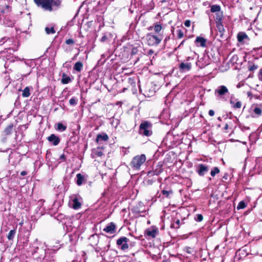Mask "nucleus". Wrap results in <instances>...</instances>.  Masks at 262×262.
<instances>
[{
	"label": "nucleus",
	"instance_id": "nucleus-31",
	"mask_svg": "<svg viewBox=\"0 0 262 262\" xmlns=\"http://www.w3.org/2000/svg\"><path fill=\"white\" fill-rule=\"evenodd\" d=\"M139 49H141V47L140 46H136L132 48V55L137 54L139 51Z\"/></svg>",
	"mask_w": 262,
	"mask_h": 262
},
{
	"label": "nucleus",
	"instance_id": "nucleus-28",
	"mask_svg": "<svg viewBox=\"0 0 262 262\" xmlns=\"http://www.w3.org/2000/svg\"><path fill=\"white\" fill-rule=\"evenodd\" d=\"M67 128V126L63 125L61 123H58L57 124V129L60 131V132H63Z\"/></svg>",
	"mask_w": 262,
	"mask_h": 262
},
{
	"label": "nucleus",
	"instance_id": "nucleus-40",
	"mask_svg": "<svg viewBox=\"0 0 262 262\" xmlns=\"http://www.w3.org/2000/svg\"><path fill=\"white\" fill-rule=\"evenodd\" d=\"M190 24H191V22L189 20H187L184 22V25L187 27H190Z\"/></svg>",
	"mask_w": 262,
	"mask_h": 262
},
{
	"label": "nucleus",
	"instance_id": "nucleus-18",
	"mask_svg": "<svg viewBox=\"0 0 262 262\" xmlns=\"http://www.w3.org/2000/svg\"><path fill=\"white\" fill-rule=\"evenodd\" d=\"M71 81V78L65 73L62 74L61 82L63 84H68Z\"/></svg>",
	"mask_w": 262,
	"mask_h": 262
},
{
	"label": "nucleus",
	"instance_id": "nucleus-54",
	"mask_svg": "<svg viewBox=\"0 0 262 262\" xmlns=\"http://www.w3.org/2000/svg\"><path fill=\"white\" fill-rule=\"evenodd\" d=\"M217 119L221 121V118L220 117H219Z\"/></svg>",
	"mask_w": 262,
	"mask_h": 262
},
{
	"label": "nucleus",
	"instance_id": "nucleus-12",
	"mask_svg": "<svg viewBox=\"0 0 262 262\" xmlns=\"http://www.w3.org/2000/svg\"><path fill=\"white\" fill-rule=\"evenodd\" d=\"M158 232L157 228L148 229L146 230V234L148 237L155 238Z\"/></svg>",
	"mask_w": 262,
	"mask_h": 262
},
{
	"label": "nucleus",
	"instance_id": "nucleus-38",
	"mask_svg": "<svg viewBox=\"0 0 262 262\" xmlns=\"http://www.w3.org/2000/svg\"><path fill=\"white\" fill-rule=\"evenodd\" d=\"M66 43L67 45H73L74 43V41L73 39L69 38L66 40Z\"/></svg>",
	"mask_w": 262,
	"mask_h": 262
},
{
	"label": "nucleus",
	"instance_id": "nucleus-48",
	"mask_svg": "<svg viewBox=\"0 0 262 262\" xmlns=\"http://www.w3.org/2000/svg\"><path fill=\"white\" fill-rule=\"evenodd\" d=\"M259 75L261 76V79H262V68L259 71Z\"/></svg>",
	"mask_w": 262,
	"mask_h": 262
},
{
	"label": "nucleus",
	"instance_id": "nucleus-47",
	"mask_svg": "<svg viewBox=\"0 0 262 262\" xmlns=\"http://www.w3.org/2000/svg\"><path fill=\"white\" fill-rule=\"evenodd\" d=\"M154 53V51L152 50H150L148 52V54L149 55H152V54Z\"/></svg>",
	"mask_w": 262,
	"mask_h": 262
},
{
	"label": "nucleus",
	"instance_id": "nucleus-9",
	"mask_svg": "<svg viewBox=\"0 0 262 262\" xmlns=\"http://www.w3.org/2000/svg\"><path fill=\"white\" fill-rule=\"evenodd\" d=\"M116 225L113 222H111L103 229V231L110 234H113L116 232Z\"/></svg>",
	"mask_w": 262,
	"mask_h": 262
},
{
	"label": "nucleus",
	"instance_id": "nucleus-33",
	"mask_svg": "<svg viewBox=\"0 0 262 262\" xmlns=\"http://www.w3.org/2000/svg\"><path fill=\"white\" fill-rule=\"evenodd\" d=\"M246 204L244 202V201H241L238 206H237V209L238 210L239 209H244L246 207Z\"/></svg>",
	"mask_w": 262,
	"mask_h": 262
},
{
	"label": "nucleus",
	"instance_id": "nucleus-21",
	"mask_svg": "<svg viewBox=\"0 0 262 262\" xmlns=\"http://www.w3.org/2000/svg\"><path fill=\"white\" fill-rule=\"evenodd\" d=\"M83 67V64L81 61H78L75 63L74 66V70L77 71V72H80L82 70V68Z\"/></svg>",
	"mask_w": 262,
	"mask_h": 262
},
{
	"label": "nucleus",
	"instance_id": "nucleus-45",
	"mask_svg": "<svg viewBox=\"0 0 262 262\" xmlns=\"http://www.w3.org/2000/svg\"><path fill=\"white\" fill-rule=\"evenodd\" d=\"M60 159L64 160L66 159L65 155L64 154L61 155L60 157Z\"/></svg>",
	"mask_w": 262,
	"mask_h": 262
},
{
	"label": "nucleus",
	"instance_id": "nucleus-32",
	"mask_svg": "<svg viewBox=\"0 0 262 262\" xmlns=\"http://www.w3.org/2000/svg\"><path fill=\"white\" fill-rule=\"evenodd\" d=\"M77 99H76L75 97H73L70 99L69 103L71 105H75L77 103Z\"/></svg>",
	"mask_w": 262,
	"mask_h": 262
},
{
	"label": "nucleus",
	"instance_id": "nucleus-30",
	"mask_svg": "<svg viewBox=\"0 0 262 262\" xmlns=\"http://www.w3.org/2000/svg\"><path fill=\"white\" fill-rule=\"evenodd\" d=\"M45 31L47 34H54L55 33V31L53 27H51V28L46 27L45 28Z\"/></svg>",
	"mask_w": 262,
	"mask_h": 262
},
{
	"label": "nucleus",
	"instance_id": "nucleus-11",
	"mask_svg": "<svg viewBox=\"0 0 262 262\" xmlns=\"http://www.w3.org/2000/svg\"><path fill=\"white\" fill-rule=\"evenodd\" d=\"M198 166L199 169L197 170V172L200 176H203L209 170L208 166L203 164H199Z\"/></svg>",
	"mask_w": 262,
	"mask_h": 262
},
{
	"label": "nucleus",
	"instance_id": "nucleus-19",
	"mask_svg": "<svg viewBox=\"0 0 262 262\" xmlns=\"http://www.w3.org/2000/svg\"><path fill=\"white\" fill-rule=\"evenodd\" d=\"M223 18V12L220 11L215 13V23H221Z\"/></svg>",
	"mask_w": 262,
	"mask_h": 262
},
{
	"label": "nucleus",
	"instance_id": "nucleus-22",
	"mask_svg": "<svg viewBox=\"0 0 262 262\" xmlns=\"http://www.w3.org/2000/svg\"><path fill=\"white\" fill-rule=\"evenodd\" d=\"M210 11L212 13H218V12L221 11V7L217 5H212Z\"/></svg>",
	"mask_w": 262,
	"mask_h": 262
},
{
	"label": "nucleus",
	"instance_id": "nucleus-13",
	"mask_svg": "<svg viewBox=\"0 0 262 262\" xmlns=\"http://www.w3.org/2000/svg\"><path fill=\"white\" fill-rule=\"evenodd\" d=\"M191 68V64L190 63L182 62L179 66V69L181 71H188Z\"/></svg>",
	"mask_w": 262,
	"mask_h": 262
},
{
	"label": "nucleus",
	"instance_id": "nucleus-1",
	"mask_svg": "<svg viewBox=\"0 0 262 262\" xmlns=\"http://www.w3.org/2000/svg\"><path fill=\"white\" fill-rule=\"evenodd\" d=\"M35 4L45 11L51 12L61 6L62 0H34Z\"/></svg>",
	"mask_w": 262,
	"mask_h": 262
},
{
	"label": "nucleus",
	"instance_id": "nucleus-5",
	"mask_svg": "<svg viewBox=\"0 0 262 262\" xmlns=\"http://www.w3.org/2000/svg\"><path fill=\"white\" fill-rule=\"evenodd\" d=\"M82 198L77 195H73L71 196V201L72 202V207L74 209H78L81 207V201Z\"/></svg>",
	"mask_w": 262,
	"mask_h": 262
},
{
	"label": "nucleus",
	"instance_id": "nucleus-57",
	"mask_svg": "<svg viewBox=\"0 0 262 262\" xmlns=\"http://www.w3.org/2000/svg\"><path fill=\"white\" fill-rule=\"evenodd\" d=\"M184 41H183L181 42V44H183V42H184Z\"/></svg>",
	"mask_w": 262,
	"mask_h": 262
},
{
	"label": "nucleus",
	"instance_id": "nucleus-7",
	"mask_svg": "<svg viewBox=\"0 0 262 262\" xmlns=\"http://www.w3.org/2000/svg\"><path fill=\"white\" fill-rule=\"evenodd\" d=\"M228 92L227 88L225 85H221L215 90V94L218 97H222Z\"/></svg>",
	"mask_w": 262,
	"mask_h": 262
},
{
	"label": "nucleus",
	"instance_id": "nucleus-20",
	"mask_svg": "<svg viewBox=\"0 0 262 262\" xmlns=\"http://www.w3.org/2000/svg\"><path fill=\"white\" fill-rule=\"evenodd\" d=\"M237 37L239 42H242L245 39L248 38V36L245 33L240 32L237 34Z\"/></svg>",
	"mask_w": 262,
	"mask_h": 262
},
{
	"label": "nucleus",
	"instance_id": "nucleus-49",
	"mask_svg": "<svg viewBox=\"0 0 262 262\" xmlns=\"http://www.w3.org/2000/svg\"><path fill=\"white\" fill-rule=\"evenodd\" d=\"M38 249H39L38 247H36L35 250H34V253H35L37 252V250H38Z\"/></svg>",
	"mask_w": 262,
	"mask_h": 262
},
{
	"label": "nucleus",
	"instance_id": "nucleus-4",
	"mask_svg": "<svg viewBox=\"0 0 262 262\" xmlns=\"http://www.w3.org/2000/svg\"><path fill=\"white\" fill-rule=\"evenodd\" d=\"M151 124L149 122L145 121L140 124L139 132L140 134L145 136H149L152 134L151 129Z\"/></svg>",
	"mask_w": 262,
	"mask_h": 262
},
{
	"label": "nucleus",
	"instance_id": "nucleus-6",
	"mask_svg": "<svg viewBox=\"0 0 262 262\" xmlns=\"http://www.w3.org/2000/svg\"><path fill=\"white\" fill-rule=\"evenodd\" d=\"M128 239L125 237H122L119 238L117 241V244L121 246V249L123 250H126L128 248V245L127 244Z\"/></svg>",
	"mask_w": 262,
	"mask_h": 262
},
{
	"label": "nucleus",
	"instance_id": "nucleus-8",
	"mask_svg": "<svg viewBox=\"0 0 262 262\" xmlns=\"http://www.w3.org/2000/svg\"><path fill=\"white\" fill-rule=\"evenodd\" d=\"M15 21L12 16L7 15L3 19V25L6 27H13L15 24Z\"/></svg>",
	"mask_w": 262,
	"mask_h": 262
},
{
	"label": "nucleus",
	"instance_id": "nucleus-58",
	"mask_svg": "<svg viewBox=\"0 0 262 262\" xmlns=\"http://www.w3.org/2000/svg\"><path fill=\"white\" fill-rule=\"evenodd\" d=\"M128 262H131L130 261H129Z\"/></svg>",
	"mask_w": 262,
	"mask_h": 262
},
{
	"label": "nucleus",
	"instance_id": "nucleus-15",
	"mask_svg": "<svg viewBox=\"0 0 262 262\" xmlns=\"http://www.w3.org/2000/svg\"><path fill=\"white\" fill-rule=\"evenodd\" d=\"M215 24H216V27L217 29V30L219 32V33H220V36L221 37H222L224 35V33L225 31V30L224 29V27L222 24V22L217 23H215Z\"/></svg>",
	"mask_w": 262,
	"mask_h": 262
},
{
	"label": "nucleus",
	"instance_id": "nucleus-39",
	"mask_svg": "<svg viewBox=\"0 0 262 262\" xmlns=\"http://www.w3.org/2000/svg\"><path fill=\"white\" fill-rule=\"evenodd\" d=\"M203 215L201 214H199L197 215V216H196V218L195 220L198 222H201L203 220Z\"/></svg>",
	"mask_w": 262,
	"mask_h": 262
},
{
	"label": "nucleus",
	"instance_id": "nucleus-24",
	"mask_svg": "<svg viewBox=\"0 0 262 262\" xmlns=\"http://www.w3.org/2000/svg\"><path fill=\"white\" fill-rule=\"evenodd\" d=\"M150 29H153L155 33H159L162 30V27L160 25H156L153 27H150Z\"/></svg>",
	"mask_w": 262,
	"mask_h": 262
},
{
	"label": "nucleus",
	"instance_id": "nucleus-3",
	"mask_svg": "<svg viewBox=\"0 0 262 262\" xmlns=\"http://www.w3.org/2000/svg\"><path fill=\"white\" fill-rule=\"evenodd\" d=\"M146 159V156L144 154L135 157L132 160V168L139 170L140 166L145 162Z\"/></svg>",
	"mask_w": 262,
	"mask_h": 262
},
{
	"label": "nucleus",
	"instance_id": "nucleus-52",
	"mask_svg": "<svg viewBox=\"0 0 262 262\" xmlns=\"http://www.w3.org/2000/svg\"><path fill=\"white\" fill-rule=\"evenodd\" d=\"M5 11L4 10H3L1 11L2 13H5Z\"/></svg>",
	"mask_w": 262,
	"mask_h": 262
},
{
	"label": "nucleus",
	"instance_id": "nucleus-16",
	"mask_svg": "<svg viewBox=\"0 0 262 262\" xmlns=\"http://www.w3.org/2000/svg\"><path fill=\"white\" fill-rule=\"evenodd\" d=\"M206 39L203 37H197L195 39L196 43H200L201 47H205L206 46Z\"/></svg>",
	"mask_w": 262,
	"mask_h": 262
},
{
	"label": "nucleus",
	"instance_id": "nucleus-37",
	"mask_svg": "<svg viewBox=\"0 0 262 262\" xmlns=\"http://www.w3.org/2000/svg\"><path fill=\"white\" fill-rule=\"evenodd\" d=\"M177 32H178V37L179 38H182L184 36V33H183V31L179 29L177 31Z\"/></svg>",
	"mask_w": 262,
	"mask_h": 262
},
{
	"label": "nucleus",
	"instance_id": "nucleus-50",
	"mask_svg": "<svg viewBox=\"0 0 262 262\" xmlns=\"http://www.w3.org/2000/svg\"><path fill=\"white\" fill-rule=\"evenodd\" d=\"M224 128H225V129H228V125L227 124H226L225 125V127H224Z\"/></svg>",
	"mask_w": 262,
	"mask_h": 262
},
{
	"label": "nucleus",
	"instance_id": "nucleus-23",
	"mask_svg": "<svg viewBox=\"0 0 262 262\" xmlns=\"http://www.w3.org/2000/svg\"><path fill=\"white\" fill-rule=\"evenodd\" d=\"M230 102L234 108H239L242 106V103L241 101H237L235 103L233 100H231Z\"/></svg>",
	"mask_w": 262,
	"mask_h": 262
},
{
	"label": "nucleus",
	"instance_id": "nucleus-17",
	"mask_svg": "<svg viewBox=\"0 0 262 262\" xmlns=\"http://www.w3.org/2000/svg\"><path fill=\"white\" fill-rule=\"evenodd\" d=\"M76 178H77L76 184L78 186L81 185L84 181V178L83 176H82L81 173H78L76 175Z\"/></svg>",
	"mask_w": 262,
	"mask_h": 262
},
{
	"label": "nucleus",
	"instance_id": "nucleus-26",
	"mask_svg": "<svg viewBox=\"0 0 262 262\" xmlns=\"http://www.w3.org/2000/svg\"><path fill=\"white\" fill-rule=\"evenodd\" d=\"M13 127V124H11L8 125L5 129V133L6 135H8L11 134L12 128Z\"/></svg>",
	"mask_w": 262,
	"mask_h": 262
},
{
	"label": "nucleus",
	"instance_id": "nucleus-44",
	"mask_svg": "<svg viewBox=\"0 0 262 262\" xmlns=\"http://www.w3.org/2000/svg\"><path fill=\"white\" fill-rule=\"evenodd\" d=\"M27 174V171H23L20 172V175L22 176H24Z\"/></svg>",
	"mask_w": 262,
	"mask_h": 262
},
{
	"label": "nucleus",
	"instance_id": "nucleus-41",
	"mask_svg": "<svg viewBox=\"0 0 262 262\" xmlns=\"http://www.w3.org/2000/svg\"><path fill=\"white\" fill-rule=\"evenodd\" d=\"M107 39V37L106 35H103L101 38V41L102 42H104Z\"/></svg>",
	"mask_w": 262,
	"mask_h": 262
},
{
	"label": "nucleus",
	"instance_id": "nucleus-43",
	"mask_svg": "<svg viewBox=\"0 0 262 262\" xmlns=\"http://www.w3.org/2000/svg\"><path fill=\"white\" fill-rule=\"evenodd\" d=\"M247 94L248 96L250 97V99H251L252 97V93L251 92H248L247 93Z\"/></svg>",
	"mask_w": 262,
	"mask_h": 262
},
{
	"label": "nucleus",
	"instance_id": "nucleus-55",
	"mask_svg": "<svg viewBox=\"0 0 262 262\" xmlns=\"http://www.w3.org/2000/svg\"><path fill=\"white\" fill-rule=\"evenodd\" d=\"M187 252H188V253H190V250H189L188 249L187 250Z\"/></svg>",
	"mask_w": 262,
	"mask_h": 262
},
{
	"label": "nucleus",
	"instance_id": "nucleus-29",
	"mask_svg": "<svg viewBox=\"0 0 262 262\" xmlns=\"http://www.w3.org/2000/svg\"><path fill=\"white\" fill-rule=\"evenodd\" d=\"M220 172V169L217 167H214L210 172V174L212 177H214L215 175Z\"/></svg>",
	"mask_w": 262,
	"mask_h": 262
},
{
	"label": "nucleus",
	"instance_id": "nucleus-36",
	"mask_svg": "<svg viewBox=\"0 0 262 262\" xmlns=\"http://www.w3.org/2000/svg\"><path fill=\"white\" fill-rule=\"evenodd\" d=\"M180 223H181V222H180V220L178 219L176 221V222H175V224L171 225V227H173L174 228L178 229L180 227Z\"/></svg>",
	"mask_w": 262,
	"mask_h": 262
},
{
	"label": "nucleus",
	"instance_id": "nucleus-10",
	"mask_svg": "<svg viewBox=\"0 0 262 262\" xmlns=\"http://www.w3.org/2000/svg\"><path fill=\"white\" fill-rule=\"evenodd\" d=\"M47 139L54 146L57 145L60 141V138L55 134H51L47 138Z\"/></svg>",
	"mask_w": 262,
	"mask_h": 262
},
{
	"label": "nucleus",
	"instance_id": "nucleus-42",
	"mask_svg": "<svg viewBox=\"0 0 262 262\" xmlns=\"http://www.w3.org/2000/svg\"><path fill=\"white\" fill-rule=\"evenodd\" d=\"M209 115L210 116H214V112L213 110H210L209 111Z\"/></svg>",
	"mask_w": 262,
	"mask_h": 262
},
{
	"label": "nucleus",
	"instance_id": "nucleus-56",
	"mask_svg": "<svg viewBox=\"0 0 262 262\" xmlns=\"http://www.w3.org/2000/svg\"><path fill=\"white\" fill-rule=\"evenodd\" d=\"M167 40H168V38H166V39H165V41H166Z\"/></svg>",
	"mask_w": 262,
	"mask_h": 262
},
{
	"label": "nucleus",
	"instance_id": "nucleus-2",
	"mask_svg": "<svg viewBox=\"0 0 262 262\" xmlns=\"http://www.w3.org/2000/svg\"><path fill=\"white\" fill-rule=\"evenodd\" d=\"M147 41L148 45L151 46H157L161 41L163 39V35L159 34L158 35L152 34V33L148 34L147 35Z\"/></svg>",
	"mask_w": 262,
	"mask_h": 262
},
{
	"label": "nucleus",
	"instance_id": "nucleus-25",
	"mask_svg": "<svg viewBox=\"0 0 262 262\" xmlns=\"http://www.w3.org/2000/svg\"><path fill=\"white\" fill-rule=\"evenodd\" d=\"M30 95V89L27 86L23 91L22 96L23 97H28Z\"/></svg>",
	"mask_w": 262,
	"mask_h": 262
},
{
	"label": "nucleus",
	"instance_id": "nucleus-46",
	"mask_svg": "<svg viewBox=\"0 0 262 262\" xmlns=\"http://www.w3.org/2000/svg\"><path fill=\"white\" fill-rule=\"evenodd\" d=\"M97 156L99 157H101L102 155V152L101 151H99L97 154Z\"/></svg>",
	"mask_w": 262,
	"mask_h": 262
},
{
	"label": "nucleus",
	"instance_id": "nucleus-35",
	"mask_svg": "<svg viewBox=\"0 0 262 262\" xmlns=\"http://www.w3.org/2000/svg\"><path fill=\"white\" fill-rule=\"evenodd\" d=\"M253 111L255 113V114L258 116L260 115L262 112L261 109L259 107H255Z\"/></svg>",
	"mask_w": 262,
	"mask_h": 262
},
{
	"label": "nucleus",
	"instance_id": "nucleus-53",
	"mask_svg": "<svg viewBox=\"0 0 262 262\" xmlns=\"http://www.w3.org/2000/svg\"><path fill=\"white\" fill-rule=\"evenodd\" d=\"M254 69H256V67L254 68ZM253 69H254V67L251 68L250 69V70H253Z\"/></svg>",
	"mask_w": 262,
	"mask_h": 262
},
{
	"label": "nucleus",
	"instance_id": "nucleus-14",
	"mask_svg": "<svg viewBox=\"0 0 262 262\" xmlns=\"http://www.w3.org/2000/svg\"><path fill=\"white\" fill-rule=\"evenodd\" d=\"M108 137L106 134H98L97 136L96 141L97 143H99L101 141H106L108 140Z\"/></svg>",
	"mask_w": 262,
	"mask_h": 262
},
{
	"label": "nucleus",
	"instance_id": "nucleus-27",
	"mask_svg": "<svg viewBox=\"0 0 262 262\" xmlns=\"http://www.w3.org/2000/svg\"><path fill=\"white\" fill-rule=\"evenodd\" d=\"M15 233H16L15 230L14 229V230H10L7 235L8 239L9 240H13Z\"/></svg>",
	"mask_w": 262,
	"mask_h": 262
},
{
	"label": "nucleus",
	"instance_id": "nucleus-51",
	"mask_svg": "<svg viewBox=\"0 0 262 262\" xmlns=\"http://www.w3.org/2000/svg\"><path fill=\"white\" fill-rule=\"evenodd\" d=\"M6 9H7V10L9 11V6L8 5L6 6Z\"/></svg>",
	"mask_w": 262,
	"mask_h": 262
},
{
	"label": "nucleus",
	"instance_id": "nucleus-34",
	"mask_svg": "<svg viewBox=\"0 0 262 262\" xmlns=\"http://www.w3.org/2000/svg\"><path fill=\"white\" fill-rule=\"evenodd\" d=\"M172 193H173V192L172 190L167 191V190H163L162 191V193L163 195H165L166 197H168L169 195L170 194H172Z\"/></svg>",
	"mask_w": 262,
	"mask_h": 262
}]
</instances>
